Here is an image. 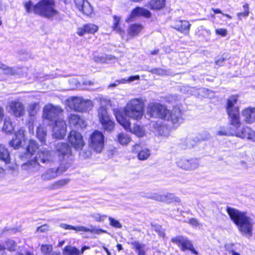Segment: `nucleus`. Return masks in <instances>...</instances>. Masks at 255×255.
Listing matches in <instances>:
<instances>
[{"label":"nucleus","instance_id":"obj_1","mask_svg":"<svg viewBox=\"0 0 255 255\" xmlns=\"http://www.w3.org/2000/svg\"><path fill=\"white\" fill-rule=\"evenodd\" d=\"M239 99V95L237 94L230 95L226 99L224 108L228 116L229 125L235 130L234 132H228L224 130L218 131L219 135H234L241 137L242 133L236 130L242 126L241 119L240 108L237 105Z\"/></svg>","mask_w":255,"mask_h":255},{"label":"nucleus","instance_id":"obj_2","mask_svg":"<svg viewBox=\"0 0 255 255\" xmlns=\"http://www.w3.org/2000/svg\"><path fill=\"white\" fill-rule=\"evenodd\" d=\"M146 114L150 118L166 121L173 126L179 124L182 117V112L179 108H174L170 110L165 105L156 102L148 105Z\"/></svg>","mask_w":255,"mask_h":255},{"label":"nucleus","instance_id":"obj_3","mask_svg":"<svg viewBox=\"0 0 255 255\" xmlns=\"http://www.w3.org/2000/svg\"><path fill=\"white\" fill-rule=\"evenodd\" d=\"M63 112V110L61 107L55 106L51 104H48L43 108L42 118L50 122H54L53 135L58 139L64 138L66 133L67 126L65 121L56 119Z\"/></svg>","mask_w":255,"mask_h":255},{"label":"nucleus","instance_id":"obj_4","mask_svg":"<svg viewBox=\"0 0 255 255\" xmlns=\"http://www.w3.org/2000/svg\"><path fill=\"white\" fill-rule=\"evenodd\" d=\"M230 219L237 226L239 231L248 237L253 235V224L246 212L227 206L226 209Z\"/></svg>","mask_w":255,"mask_h":255},{"label":"nucleus","instance_id":"obj_5","mask_svg":"<svg viewBox=\"0 0 255 255\" xmlns=\"http://www.w3.org/2000/svg\"><path fill=\"white\" fill-rule=\"evenodd\" d=\"M24 6L27 13L33 12L47 18H51L59 13L55 8L54 0H39L35 4L29 0L24 3Z\"/></svg>","mask_w":255,"mask_h":255},{"label":"nucleus","instance_id":"obj_6","mask_svg":"<svg viewBox=\"0 0 255 255\" xmlns=\"http://www.w3.org/2000/svg\"><path fill=\"white\" fill-rule=\"evenodd\" d=\"M144 112L143 103L138 99L131 100L125 108L124 115L128 116L134 120L141 119Z\"/></svg>","mask_w":255,"mask_h":255},{"label":"nucleus","instance_id":"obj_7","mask_svg":"<svg viewBox=\"0 0 255 255\" xmlns=\"http://www.w3.org/2000/svg\"><path fill=\"white\" fill-rule=\"evenodd\" d=\"M116 119L118 123L128 131L131 132L138 137H142L144 134V132L142 128L137 125H134L133 129L131 128V123L128 119L124 115V114L120 110L115 113Z\"/></svg>","mask_w":255,"mask_h":255},{"label":"nucleus","instance_id":"obj_8","mask_svg":"<svg viewBox=\"0 0 255 255\" xmlns=\"http://www.w3.org/2000/svg\"><path fill=\"white\" fill-rule=\"evenodd\" d=\"M170 241L176 245L183 252L189 251L193 255H198V252L194 247L192 241L186 236H176L172 237Z\"/></svg>","mask_w":255,"mask_h":255},{"label":"nucleus","instance_id":"obj_9","mask_svg":"<svg viewBox=\"0 0 255 255\" xmlns=\"http://www.w3.org/2000/svg\"><path fill=\"white\" fill-rule=\"evenodd\" d=\"M98 118L105 130L111 131L114 130L115 126V122L105 107H100L98 110Z\"/></svg>","mask_w":255,"mask_h":255},{"label":"nucleus","instance_id":"obj_10","mask_svg":"<svg viewBox=\"0 0 255 255\" xmlns=\"http://www.w3.org/2000/svg\"><path fill=\"white\" fill-rule=\"evenodd\" d=\"M68 105L74 111L81 113L89 111L93 106L91 100H84L78 97H72L69 101Z\"/></svg>","mask_w":255,"mask_h":255},{"label":"nucleus","instance_id":"obj_11","mask_svg":"<svg viewBox=\"0 0 255 255\" xmlns=\"http://www.w3.org/2000/svg\"><path fill=\"white\" fill-rule=\"evenodd\" d=\"M89 145L96 152H101L104 147V135L103 132L95 130L90 136Z\"/></svg>","mask_w":255,"mask_h":255},{"label":"nucleus","instance_id":"obj_12","mask_svg":"<svg viewBox=\"0 0 255 255\" xmlns=\"http://www.w3.org/2000/svg\"><path fill=\"white\" fill-rule=\"evenodd\" d=\"M68 142L74 149L81 150L85 143L81 133L76 130L70 131L67 137Z\"/></svg>","mask_w":255,"mask_h":255},{"label":"nucleus","instance_id":"obj_13","mask_svg":"<svg viewBox=\"0 0 255 255\" xmlns=\"http://www.w3.org/2000/svg\"><path fill=\"white\" fill-rule=\"evenodd\" d=\"M67 121L69 127L77 129L85 128L87 126L83 118L76 114H70L67 118Z\"/></svg>","mask_w":255,"mask_h":255},{"label":"nucleus","instance_id":"obj_14","mask_svg":"<svg viewBox=\"0 0 255 255\" xmlns=\"http://www.w3.org/2000/svg\"><path fill=\"white\" fill-rule=\"evenodd\" d=\"M143 16L146 18H150L152 16V13L149 10L142 7L136 6L130 12V13L127 18L126 21L131 22L136 17Z\"/></svg>","mask_w":255,"mask_h":255},{"label":"nucleus","instance_id":"obj_15","mask_svg":"<svg viewBox=\"0 0 255 255\" xmlns=\"http://www.w3.org/2000/svg\"><path fill=\"white\" fill-rule=\"evenodd\" d=\"M60 227L65 230H72L76 232H90L95 234H100L101 233H106V231L101 229H95L93 228L92 229L88 228L84 226H73L70 225L66 224H61Z\"/></svg>","mask_w":255,"mask_h":255},{"label":"nucleus","instance_id":"obj_16","mask_svg":"<svg viewBox=\"0 0 255 255\" xmlns=\"http://www.w3.org/2000/svg\"><path fill=\"white\" fill-rule=\"evenodd\" d=\"M178 166L185 170H195L199 167L198 159L196 158H191L187 159H180L177 161Z\"/></svg>","mask_w":255,"mask_h":255},{"label":"nucleus","instance_id":"obj_17","mask_svg":"<svg viewBox=\"0 0 255 255\" xmlns=\"http://www.w3.org/2000/svg\"><path fill=\"white\" fill-rule=\"evenodd\" d=\"M9 108L11 114L16 118H20L25 115L24 105L19 101H12L9 103Z\"/></svg>","mask_w":255,"mask_h":255},{"label":"nucleus","instance_id":"obj_18","mask_svg":"<svg viewBox=\"0 0 255 255\" xmlns=\"http://www.w3.org/2000/svg\"><path fill=\"white\" fill-rule=\"evenodd\" d=\"M99 26L93 23L84 24L77 28L76 33L79 36H83L85 34L94 35L99 30Z\"/></svg>","mask_w":255,"mask_h":255},{"label":"nucleus","instance_id":"obj_19","mask_svg":"<svg viewBox=\"0 0 255 255\" xmlns=\"http://www.w3.org/2000/svg\"><path fill=\"white\" fill-rule=\"evenodd\" d=\"M38 148V143L33 139H30L26 147L25 151L20 155V158L22 160H25L31 157L35 154Z\"/></svg>","mask_w":255,"mask_h":255},{"label":"nucleus","instance_id":"obj_20","mask_svg":"<svg viewBox=\"0 0 255 255\" xmlns=\"http://www.w3.org/2000/svg\"><path fill=\"white\" fill-rule=\"evenodd\" d=\"M77 8L83 14L90 16L93 13V8L87 0H74Z\"/></svg>","mask_w":255,"mask_h":255},{"label":"nucleus","instance_id":"obj_21","mask_svg":"<svg viewBox=\"0 0 255 255\" xmlns=\"http://www.w3.org/2000/svg\"><path fill=\"white\" fill-rule=\"evenodd\" d=\"M191 26V24L188 20H176L172 27L185 35H188Z\"/></svg>","mask_w":255,"mask_h":255},{"label":"nucleus","instance_id":"obj_22","mask_svg":"<svg viewBox=\"0 0 255 255\" xmlns=\"http://www.w3.org/2000/svg\"><path fill=\"white\" fill-rule=\"evenodd\" d=\"M131 152L136 154L137 157L139 160H146L150 155V150L146 148L141 149L139 143H136L132 146Z\"/></svg>","mask_w":255,"mask_h":255},{"label":"nucleus","instance_id":"obj_23","mask_svg":"<svg viewBox=\"0 0 255 255\" xmlns=\"http://www.w3.org/2000/svg\"><path fill=\"white\" fill-rule=\"evenodd\" d=\"M25 137V130L23 128H20L15 132V137L9 142V145L14 149L19 148L22 144V139Z\"/></svg>","mask_w":255,"mask_h":255},{"label":"nucleus","instance_id":"obj_24","mask_svg":"<svg viewBox=\"0 0 255 255\" xmlns=\"http://www.w3.org/2000/svg\"><path fill=\"white\" fill-rule=\"evenodd\" d=\"M151 199H154L157 201L163 202L167 204H171L173 203H180V198L176 196L173 193H168L166 195H158L156 197H151Z\"/></svg>","mask_w":255,"mask_h":255},{"label":"nucleus","instance_id":"obj_25","mask_svg":"<svg viewBox=\"0 0 255 255\" xmlns=\"http://www.w3.org/2000/svg\"><path fill=\"white\" fill-rule=\"evenodd\" d=\"M37 161L42 163L48 164L52 161V155L51 151L47 149L38 151L35 156Z\"/></svg>","mask_w":255,"mask_h":255},{"label":"nucleus","instance_id":"obj_26","mask_svg":"<svg viewBox=\"0 0 255 255\" xmlns=\"http://www.w3.org/2000/svg\"><path fill=\"white\" fill-rule=\"evenodd\" d=\"M21 166L23 170L30 172H36L41 168L39 162L35 157L23 163Z\"/></svg>","mask_w":255,"mask_h":255},{"label":"nucleus","instance_id":"obj_27","mask_svg":"<svg viewBox=\"0 0 255 255\" xmlns=\"http://www.w3.org/2000/svg\"><path fill=\"white\" fill-rule=\"evenodd\" d=\"M242 115L244 121L247 124H252L255 122V108L248 107L242 111Z\"/></svg>","mask_w":255,"mask_h":255},{"label":"nucleus","instance_id":"obj_28","mask_svg":"<svg viewBox=\"0 0 255 255\" xmlns=\"http://www.w3.org/2000/svg\"><path fill=\"white\" fill-rule=\"evenodd\" d=\"M166 5V0H150L147 3L149 9L153 11L163 10Z\"/></svg>","mask_w":255,"mask_h":255},{"label":"nucleus","instance_id":"obj_29","mask_svg":"<svg viewBox=\"0 0 255 255\" xmlns=\"http://www.w3.org/2000/svg\"><path fill=\"white\" fill-rule=\"evenodd\" d=\"M56 150L59 156H61L64 159L65 157H69L72 156V150L71 146L67 143L62 142L57 144Z\"/></svg>","mask_w":255,"mask_h":255},{"label":"nucleus","instance_id":"obj_30","mask_svg":"<svg viewBox=\"0 0 255 255\" xmlns=\"http://www.w3.org/2000/svg\"><path fill=\"white\" fill-rule=\"evenodd\" d=\"M143 29V26L139 23H134L130 24L127 30L128 35L130 36H137Z\"/></svg>","mask_w":255,"mask_h":255},{"label":"nucleus","instance_id":"obj_31","mask_svg":"<svg viewBox=\"0 0 255 255\" xmlns=\"http://www.w3.org/2000/svg\"><path fill=\"white\" fill-rule=\"evenodd\" d=\"M58 177L55 168H49L46 169L41 176L43 181H48L52 180Z\"/></svg>","mask_w":255,"mask_h":255},{"label":"nucleus","instance_id":"obj_32","mask_svg":"<svg viewBox=\"0 0 255 255\" xmlns=\"http://www.w3.org/2000/svg\"><path fill=\"white\" fill-rule=\"evenodd\" d=\"M0 161L4 162L6 164L11 162L10 153L7 148L2 144H0Z\"/></svg>","mask_w":255,"mask_h":255},{"label":"nucleus","instance_id":"obj_33","mask_svg":"<svg viewBox=\"0 0 255 255\" xmlns=\"http://www.w3.org/2000/svg\"><path fill=\"white\" fill-rule=\"evenodd\" d=\"M70 180L69 178L59 179L51 183L48 188L50 190H56L63 188L68 184Z\"/></svg>","mask_w":255,"mask_h":255},{"label":"nucleus","instance_id":"obj_34","mask_svg":"<svg viewBox=\"0 0 255 255\" xmlns=\"http://www.w3.org/2000/svg\"><path fill=\"white\" fill-rule=\"evenodd\" d=\"M132 248L137 253V255H146L145 246L138 241L130 243Z\"/></svg>","mask_w":255,"mask_h":255},{"label":"nucleus","instance_id":"obj_35","mask_svg":"<svg viewBox=\"0 0 255 255\" xmlns=\"http://www.w3.org/2000/svg\"><path fill=\"white\" fill-rule=\"evenodd\" d=\"M130 140V137L126 133L120 132L117 135V142L123 146L127 145Z\"/></svg>","mask_w":255,"mask_h":255},{"label":"nucleus","instance_id":"obj_36","mask_svg":"<svg viewBox=\"0 0 255 255\" xmlns=\"http://www.w3.org/2000/svg\"><path fill=\"white\" fill-rule=\"evenodd\" d=\"M2 130L5 133H11L14 130V126L9 117L3 119Z\"/></svg>","mask_w":255,"mask_h":255},{"label":"nucleus","instance_id":"obj_37","mask_svg":"<svg viewBox=\"0 0 255 255\" xmlns=\"http://www.w3.org/2000/svg\"><path fill=\"white\" fill-rule=\"evenodd\" d=\"M244 11L239 12L237 13V17L238 20H242L243 18H247L250 14V6L248 3H245L243 5Z\"/></svg>","mask_w":255,"mask_h":255},{"label":"nucleus","instance_id":"obj_38","mask_svg":"<svg viewBox=\"0 0 255 255\" xmlns=\"http://www.w3.org/2000/svg\"><path fill=\"white\" fill-rule=\"evenodd\" d=\"M113 18L114 23L112 25L113 29L117 31L120 34H124L125 33V30L120 25V18L117 15H114Z\"/></svg>","mask_w":255,"mask_h":255},{"label":"nucleus","instance_id":"obj_39","mask_svg":"<svg viewBox=\"0 0 255 255\" xmlns=\"http://www.w3.org/2000/svg\"><path fill=\"white\" fill-rule=\"evenodd\" d=\"M64 255H80L79 250L75 247L69 245L65 246L63 249Z\"/></svg>","mask_w":255,"mask_h":255},{"label":"nucleus","instance_id":"obj_40","mask_svg":"<svg viewBox=\"0 0 255 255\" xmlns=\"http://www.w3.org/2000/svg\"><path fill=\"white\" fill-rule=\"evenodd\" d=\"M71 162L69 161L65 163L61 162L57 167L55 168L57 173L58 174V176L61 175L66 172L71 166Z\"/></svg>","mask_w":255,"mask_h":255},{"label":"nucleus","instance_id":"obj_41","mask_svg":"<svg viewBox=\"0 0 255 255\" xmlns=\"http://www.w3.org/2000/svg\"><path fill=\"white\" fill-rule=\"evenodd\" d=\"M46 134V131L44 130L43 127L39 126L37 128L36 136L39 141L43 144H45Z\"/></svg>","mask_w":255,"mask_h":255},{"label":"nucleus","instance_id":"obj_42","mask_svg":"<svg viewBox=\"0 0 255 255\" xmlns=\"http://www.w3.org/2000/svg\"><path fill=\"white\" fill-rule=\"evenodd\" d=\"M39 109V104L38 102H35L30 104L28 108V113L29 117H33L38 111Z\"/></svg>","mask_w":255,"mask_h":255},{"label":"nucleus","instance_id":"obj_43","mask_svg":"<svg viewBox=\"0 0 255 255\" xmlns=\"http://www.w3.org/2000/svg\"><path fill=\"white\" fill-rule=\"evenodd\" d=\"M230 58V54L228 53H223L222 56L219 58L218 59H217L215 63L216 65L222 66L223 65V63L227 61V60L229 59Z\"/></svg>","mask_w":255,"mask_h":255},{"label":"nucleus","instance_id":"obj_44","mask_svg":"<svg viewBox=\"0 0 255 255\" xmlns=\"http://www.w3.org/2000/svg\"><path fill=\"white\" fill-rule=\"evenodd\" d=\"M139 79V76L137 75L130 76L128 79H122L120 80H117V82H118V83L119 84H125L127 82H131V81H133L134 80H138Z\"/></svg>","mask_w":255,"mask_h":255},{"label":"nucleus","instance_id":"obj_45","mask_svg":"<svg viewBox=\"0 0 255 255\" xmlns=\"http://www.w3.org/2000/svg\"><path fill=\"white\" fill-rule=\"evenodd\" d=\"M91 216L98 222H102L107 218L106 215H101L99 213L93 214Z\"/></svg>","mask_w":255,"mask_h":255},{"label":"nucleus","instance_id":"obj_46","mask_svg":"<svg viewBox=\"0 0 255 255\" xmlns=\"http://www.w3.org/2000/svg\"><path fill=\"white\" fill-rule=\"evenodd\" d=\"M109 220L110 222V225L112 226V227L118 229L122 228V225L118 220H116L112 217H109Z\"/></svg>","mask_w":255,"mask_h":255},{"label":"nucleus","instance_id":"obj_47","mask_svg":"<svg viewBox=\"0 0 255 255\" xmlns=\"http://www.w3.org/2000/svg\"><path fill=\"white\" fill-rule=\"evenodd\" d=\"M7 246L6 249L7 250L12 252L15 250L16 243L14 241L11 240H8L5 242Z\"/></svg>","mask_w":255,"mask_h":255},{"label":"nucleus","instance_id":"obj_48","mask_svg":"<svg viewBox=\"0 0 255 255\" xmlns=\"http://www.w3.org/2000/svg\"><path fill=\"white\" fill-rule=\"evenodd\" d=\"M49 230L50 226L47 224H44L38 227L36 230V232L38 233H45Z\"/></svg>","mask_w":255,"mask_h":255},{"label":"nucleus","instance_id":"obj_49","mask_svg":"<svg viewBox=\"0 0 255 255\" xmlns=\"http://www.w3.org/2000/svg\"><path fill=\"white\" fill-rule=\"evenodd\" d=\"M215 34L222 37H225L227 34V30L226 28H217L215 30Z\"/></svg>","mask_w":255,"mask_h":255},{"label":"nucleus","instance_id":"obj_50","mask_svg":"<svg viewBox=\"0 0 255 255\" xmlns=\"http://www.w3.org/2000/svg\"><path fill=\"white\" fill-rule=\"evenodd\" d=\"M52 250V247L50 245H42L41 246V250L43 253H49Z\"/></svg>","mask_w":255,"mask_h":255},{"label":"nucleus","instance_id":"obj_51","mask_svg":"<svg viewBox=\"0 0 255 255\" xmlns=\"http://www.w3.org/2000/svg\"><path fill=\"white\" fill-rule=\"evenodd\" d=\"M188 223L190 225H191V226H194V227H197V226H199V225L198 220L197 219L194 218H192L188 220Z\"/></svg>","mask_w":255,"mask_h":255},{"label":"nucleus","instance_id":"obj_52","mask_svg":"<svg viewBox=\"0 0 255 255\" xmlns=\"http://www.w3.org/2000/svg\"><path fill=\"white\" fill-rule=\"evenodd\" d=\"M150 72L153 74L159 75L162 74L163 72V69L160 68H152L150 70Z\"/></svg>","mask_w":255,"mask_h":255},{"label":"nucleus","instance_id":"obj_53","mask_svg":"<svg viewBox=\"0 0 255 255\" xmlns=\"http://www.w3.org/2000/svg\"><path fill=\"white\" fill-rule=\"evenodd\" d=\"M6 69L5 75H13L15 74V71L12 68L8 67Z\"/></svg>","mask_w":255,"mask_h":255},{"label":"nucleus","instance_id":"obj_54","mask_svg":"<svg viewBox=\"0 0 255 255\" xmlns=\"http://www.w3.org/2000/svg\"><path fill=\"white\" fill-rule=\"evenodd\" d=\"M5 116V112L4 109L0 106V124L3 121Z\"/></svg>","mask_w":255,"mask_h":255},{"label":"nucleus","instance_id":"obj_55","mask_svg":"<svg viewBox=\"0 0 255 255\" xmlns=\"http://www.w3.org/2000/svg\"><path fill=\"white\" fill-rule=\"evenodd\" d=\"M26 124L28 126L29 130L33 129L34 121L33 120H28Z\"/></svg>","mask_w":255,"mask_h":255},{"label":"nucleus","instance_id":"obj_56","mask_svg":"<svg viewBox=\"0 0 255 255\" xmlns=\"http://www.w3.org/2000/svg\"><path fill=\"white\" fill-rule=\"evenodd\" d=\"M212 10L214 12V14H222L223 13L222 11L219 8H212Z\"/></svg>","mask_w":255,"mask_h":255},{"label":"nucleus","instance_id":"obj_57","mask_svg":"<svg viewBox=\"0 0 255 255\" xmlns=\"http://www.w3.org/2000/svg\"><path fill=\"white\" fill-rule=\"evenodd\" d=\"M159 52V49L158 48L154 49L153 50L151 51L150 52V55H156L158 54Z\"/></svg>","mask_w":255,"mask_h":255},{"label":"nucleus","instance_id":"obj_58","mask_svg":"<svg viewBox=\"0 0 255 255\" xmlns=\"http://www.w3.org/2000/svg\"><path fill=\"white\" fill-rule=\"evenodd\" d=\"M15 255H33V254L29 251H27L25 253V255H24L22 253L18 252Z\"/></svg>","mask_w":255,"mask_h":255},{"label":"nucleus","instance_id":"obj_59","mask_svg":"<svg viewBox=\"0 0 255 255\" xmlns=\"http://www.w3.org/2000/svg\"><path fill=\"white\" fill-rule=\"evenodd\" d=\"M89 248V247H87V246H84L82 247V248H81V250H79L80 255L83 254L84 252V251L87 250V249H88Z\"/></svg>","mask_w":255,"mask_h":255},{"label":"nucleus","instance_id":"obj_60","mask_svg":"<svg viewBox=\"0 0 255 255\" xmlns=\"http://www.w3.org/2000/svg\"><path fill=\"white\" fill-rule=\"evenodd\" d=\"M8 67V66H5V65L4 64H2L0 67V68L3 71V73L4 74H5V71L6 70V68Z\"/></svg>","mask_w":255,"mask_h":255},{"label":"nucleus","instance_id":"obj_61","mask_svg":"<svg viewBox=\"0 0 255 255\" xmlns=\"http://www.w3.org/2000/svg\"><path fill=\"white\" fill-rule=\"evenodd\" d=\"M8 67V66H5V65L4 64H2L0 67V68L3 71V73L4 74H5V71L6 70V68Z\"/></svg>","mask_w":255,"mask_h":255},{"label":"nucleus","instance_id":"obj_62","mask_svg":"<svg viewBox=\"0 0 255 255\" xmlns=\"http://www.w3.org/2000/svg\"><path fill=\"white\" fill-rule=\"evenodd\" d=\"M229 253L232 254V255H241L239 253L236 252L234 250H231L229 251Z\"/></svg>","mask_w":255,"mask_h":255},{"label":"nucleus","instance_id":"obj_63","mask_svg":"<svg viewBox=\"0 0 255 255\" xmlns=\"http://www.w3.org/2000/svg\"><path fill=\"white\" fill-rule=\"evenodd\" d=\"M117 250L118 251H120L123 250V247L122 245L120 244H118L116 246Z\"/></svg>","mask_w":255,"mask_h":255},{"label":"nucleus","instance_id":"obj_64","mask_svg":"<svg viewBox=\"0 0 255 255\" xmlns=\"http://www.w3.org/2000/svg\"><path fill=\"white\" fill-rule=\"evenodd\" d=\"M6 249V247L1 244H0V252L4 251Z\"/></svg>","mask_w":255,"mask_h":255}]
</instances>
